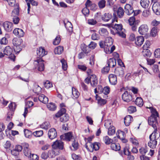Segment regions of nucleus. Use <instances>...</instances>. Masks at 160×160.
<instances>
[{"label":"nucleus","instance_id":"6ab92c4d","mask_svg":"<svg viewBox=\"0 0 160 160\" xmlns=\"http://www.w3.org/2000/svg\"><path fill=\"white\" fill-rule=\"evenodd\" d=\"M66 109L64 108H61L60 110L56 113L55 116L53 117V118L54 119H56V118H58L61 117L62 115L65 114L66 113Z\"/></svg>","mask_w":160,"mask_h":160},{"label":"nucleus","instance_id":"393cba45","mask_svg":"<svg viewBox=\"0 0 160 160\" xmlns=\"http://www.w3.org/2000/svg\"><path fill=\"white\" fill-rule=\"evenodd\" d=\"M112 17V14L109 13H105L102 16V20L105 22L109 21Z\"/></svg>","mask_w":160,"mask_h":160},{"label":"nucleus","instance_id":"f03ea898","mask_svg":"<svg viewBox=\"0 0 160 160\" xmlns=\"http://www.w3.org/2000/svg\"><path fill=\"white\" fill-rule=\"evenodd\" d=\"M151 113V116L148 118V123L154 129V131L157 132V125H158V115L157 112L155 108L152 107L149 108Z\"/></svg>","mask_w":160,"mask_h":160},{"label":"nucleus","instance_id":"37998d69","mask_svg":"<svg viewBox=\"0 0 160 160\" xmlns=\"http://www.w3.org/2000/svg\"><path fill=\"white\" fill-rule=\"evenodd\" d=\"M65 26L66 28L70 32L72 31V26L71 23L70 22H68L65 23Z\"/></svg>","mask_w":160,"mask_h":160},{"label":"nucleus","instance_id":"423d86ee","mask_svg":"<svg viewBox=\"0 0 160 160\" xmlns=\"http://www.w3.org/2000/svg\"><path fill=\"white\" fill-rule=\"evenodd\" d=\"M53 149L62 150L63 149V143L60 140H56L52 145Z\"/></svg>","mask_w":160,"mask_h":160},{"label":"nucleus","instance_id":"a19ab883","mask_svg":"<svg viewBox=\"0 0 160 160\" xmlns=\"http://www.w3.org/2000/svg\"><path fill=\"white\" fill-rule=\"evenodd\" d=\"M50 123L48 122H46L43 123L40 125V127L43 129H48V128L50 127Z\"/></svg>","mask_w":160,"mask_h":160},{"label":"nucleus","instance_id":"f704fd0d","mask_svg":"<svg viewBox=\"0 0 160 160\" xmlns=\"http://www.w3.org/2000/svg\"><path fill=\"white\" fill-rule=\"evenodd\" d=\"M129 145L128 144H125V146L123 148V153L124 155H128L130 154L129 151Z\"/></svg>","mask_w":160,"mask_h":160},{"label":"nucleus","instance_id":"bf43d9fd","mask_svg":"<svg viewBox=\"0 0 160 160\" xmlns=\"http://www.w3.org/2000/svg\"><path fill=\"white\" fill-rule=\"evenodd\" d=\"M128 111L130 113L134 112L136 111V108L134 106H130L128 108Z\"/></svg>","mask_w":160,"mask_h":160},{"label":"nucleus","instance_id":"49530a36","mask_svg":"<svg viewBox=\"0 0 160 160\" xmlns=\"http://www.w3.org/2000/svg\"><path fill=\"white\" fill-rule=\"evenodd\" d=\"M99 33L102 36H105L108 35V32L107 30L104 28H101L99 30Z\"/></svg>","mask_w":160,"mask_h":160},{"label":"nucleus","instance_id":"ea45409f","mask_svg":"<svg viewBox=\"0 0 160 160\" xmlns=\"http://www.w3.org/2000/svg\"><path fill=\"white\" fill-rule=\"evenodd\" d=\"M103 140L105 143L107 145L110 144L113 142V140L108 136H105L103 137Z\"/></svg>","mask_w":160,"mask_h":160},{"label":"nucleus","instance_id":"7c9ffc66","mask_svg":"<svg viewBox=\"0 0 160 160\" xmlns=\"http://www.w3.org/2000/svg\"><path fill=\"white\" fill-rule=\"evenodd\" d=\"M55 150V149L52 148L48 151V154L49 157L52 158L58 155L57 153L56 152Z\"/></svg>","mask_w":160,"mask_h":160},{"label":"nucleus","instance_id":"c85d7f7f","mask_svg":"<svg viewBox=\"0 0 160 160\" xmlns=\"http://www.w3.org/2000/svg\"><path fill=\"white\" fill-rule=\"evenodd\" d=\"M72 146L70 147L71 149L73 151L77 150L78 147V142L76 141L75 139L72 140Z\"/></svg>","mask_w":160,"mask_h":160},{"label":"nucleus","instance_id":"774afa93","mask_svg":"<svg viewBox=\"0 0 160 160\" xmlns=\"http://www.w3.org/2000/svg\"><path fill=\"white\" fill-rule=\"evenodd\" d=\"M82 11L83 14L85 16L88 15L89 13V10L87 8V7L83 8Z\"/></svg>","mask_w":160,"mask_h":160},{"label":"nucleus","instance_id":"bb28decb","mask_svg":"<svg viewBox=\"0 0 160 160\" xmlns=\"http://www.w3.org/2000/svg\"><path fill=\"white\" fill-rule=\"evenodd\" d=\"M63 51V48L62 46H59L56 47L54 50V52L55 54H60Z\"/></svg>","mask_w":160,"mask_h":160},{"label":"nucleus","instance_id":"a18cd8bd","mask_svg":"<svg viewBox=\"0 0 160 160\" xmlns=\"http://www.w3.org/2000/svg\"><path fill=\"white\" fill-rule=\"evenodd\" d=\"M106 1L105 0H101L98 2V5L100 9H102L106 6Z\"/></svg>","mask_w":160,"mask_h":160},{"label":"nucleus","instance_id":"a211bd4d","mask_svg":"<svg viewBox=\"0 0 160 160\" xmlns=\"http://www.w3.org/2000/svg\"><path fill=\"white\" fill-rule=\"evenodd\" d=\"M15 8L13 10L12 12V16H18L19 14V7L18 4H16Z\"/></svg>","mask_w":160,"mask_h":160},{"label":"nucleus","instance_id":"4be33fe9","mask_svg":"<svg viewBox=\"0 0 160 160\" xmlns=\"http://www.w3.org/2000/svg\"><path fill=\"white\" fill-rule=\"evenodd\" d=\"M115 72L118 75L122 77L124 74V72L123 69L121 67L117 68L115 69Z\"/></svg>","mask_w":160,"mask_h":160},{"label":"nucleus","instance_id":"09e8293b","mask_svg":"<svg viewBox=\"0 0 160 160\" xmlns=\"http://www.w3.org/2000/svg\"><path fill=\"white\" fill-rule=\"evenodd\" d=\"M117 13L119 18H121L122 17L124 13L123 8L121 7H119Z\"/></svg>","mask_w":160,"mask_h":160},{"label":"nucleus","instance_id":"20e7f679","mask_svg":"<svg viewBox=\"0 0 160 160\" xmlns=\"http://www.w3.org/2000/svg\"><path fill=\"white\" fill-rule=\"evenodd\" d=\"M159 134L157 132L153 131L149 136L150 140L148 143V146L152 149L155 148L157 144V141L159 139Z\"/></svg>","mask_w":160,"mask_h":160},{"label":"nucleus","instance_id":"aec40b11","mask_svg":"<svg viewBox=\"0 0 160 160\" xmlns=\"http://www.w3.org/2000/svg\"><path fill=\"white\" fill-rule=\"evenodd\" d=\"M132 120L133 118L130 115L126 116L124 118V122L125 125L126 126H128Z\"/></svg>","mask_w":160,"mask_h":160},{"label":"nucleus","instance_id":"cd10ccee","mask_svg":"<svg viewBox=\"0 0 160 160\" xmlns=\"http://www.w3.org/2000/svg\"><path fill=\"white\" fill-rule=\"evenodd\" d=\"M149 0H141L140 4L142 7L146 8H148L149 5Z\"/></svg>","mask_w":160,"mask_h":160},{"label":"nucleus","instance_id":"3c124183","mask_svg":"<svg viewBox=\"0 0 160 160\" xmlns=\"http://www.w3.org/2000/svg\"><path fill=\"white\" fill-rule=\"evenodd\" d=\"M144 49L142 52L143 56L145 57H149L151 55V53L150 51L147 49Z\"/></svg>","mask_w":160,"mask_h":160},{"label":"nucleus","instance_id":"7ed1b4c3","mask_svg":"<svg viewBox=\"0 0 160 160\" xmlns=\"http://www.w3.org/2000/svg\"><path fill=\"white\" fill-rule=\"evenodd\" d=\"M113 43V39L110 37L106 38L104 42V51L107 54H109L112 53L115 48L114 45H112Z\"/></svg>","mask_w":160,"mask_h":160},{"label":"nucleus","instance_id":"f257e3e1","mask_svg":"<svg viewBox=\"0 0 160 160\" xmlns=\"http://www.w3.org/2000/svg\"><path fill=\"white\" fill-rule=\"evenodd\" d=\"M37 53L40 57L37 58L34 62V65L35 69L39 71H43L44 69V61L41 58L47 54V52L45 51L44 48L40 47L37 50Z\"/></svg>","mask_w":160,"mask_h":160},{"label":"nucleus","instance_id":"c03bdc74","mask_svg":"<svg viewBox=\"0 0 160 160\" xmlns=\"http://www.w3.org/2000/svg\"><path fill=\"white\" fill-rule=\"evenodd\" d=\"M25 137L28 138H30L32 136V132L28 129H25L24 131Z\"/></svg>","mask_w":160,"mask_h":160},{"label":"nucleus","instance_id":"864d4df0","mask_svg":"<svg viewBox=\"0 0 160 160\" xmlns=\"http://www.w3.org/2000/svg\"><path fill=\"white\" fill-rule=\"evenodd\" d=\"M43 131L42 130L37 131L33 132V135L36 137H40L43 134Z\"/></svg>","mask_w":160,"mask_h":160},{"label":"nucleus","instance_id":"603ef678","mask_svg":"<svg viewBox=\"0 0 160 160\" xmlns=\"http://www.w3.org/2000/svg\"><path fill=\"white\" fill-rule=\"evenodd\" d=\"M130 141L134 145L137 146L138 144V141L134 137L130 138Z\"/></svg>","mask_w":160,"mask_h":160},{"label":"nucleus","instance_id":"b1692460","mask_svg":"<svg viewBox=\"0 0 160 160\" xmlns=\"http://www.w3.org/2000/svg\"><path fill=\"white\" fill-rule=\"evenodd\" d=\"M12 42L14 46H19L21 45L22 41L21 38H14L12 40Z\"/></svg>","mask_w":160,"mask_h":160},{"label":"nucleus","instance_id":"c756f323","mask_svg":"<svg viewBox=\"0 0 160 160\" xmlns=\"http://www.w3.org/2000/svg\"><path fill=\"white\" fill-rule=\"evenodd\" d=\"M96 99L98 101V103L100 105H103L105 104L106 103V101L105 99L100 98L98 96V95H96Z\"/></svg>","mask_w":160,"mask_h":160},{"label":"nucleus","instance_id":"72a5a7b5","mask_svg":"<svg viewBox=\"0 0 160 160\" xmlns=\"http://www.w3.org/2000/svg\"><path fill=\"white\" fill-rule=\"evenodd\" d=\"M135 103L139 107H141L143 104V100L141 98H137L135 101Z\"/></svg>","mask_w":160,"mask_h":160},{"label":"nucleus","instance_id":"f8f14e48","mask_svg":"<svg viewBox=\"0 0 160 160\" xmlns=\"http://www.w3.org/2000/svg\"><path fill=\"white\" fill-rule=\"evenodd\" d=\"M48 136L51 139H53L56 138L57 136V132L56 129L54 128H52L49 130Z\"/></svg>","mask_w":160,"mask_h":160},{"label":"nucleus","instance_id":"9d476101","mask_svg":"<svg viewBox=\"0 0 160 160\" xmlns=\"http://www.w3.org/2000/svg\"><path fill=\"white\" fill-rule=\"evenodd\" d=\"M90 83L91 86L94 87L98 84V81L96 76L94 74H89Z\"/></svg>","mask_w":160,"mask_h":160},{"label":"nucleus","instance_id":"39448f33","mask_svg":"<svg viewBox=\"0 0 160 160\" xmlns=\"http://www.w3.org/2000/svg\"><path fill=\"white\" fill-rule=\"evenodd\" d=\"M4 54L7 56H9V58L11 59L14 61L15 57L12 53L13 49L10 46H7L4 48Z\"/></svg>","mask_w":160,"mask_h":160},{"label":"nucleus","instance_id":"79ce46f5","mask_svg":"<svg viewBox=\"0 0 160 160\" xmlns=\"http://www.w3.org/2000/svg\"><path fill=\"white\" fill-rule=\"evenodd\" d=\"M115 132V127L112 126L111 127L108 128V134L109 136L114 135Z\"/></svg>","mask_w":160,"mask_h":160},{"label":"nucleus","instance_id":"680f3d73","mask_svg":"<svg viewBox=\"0 0 160 160\" xmlns=\"http://www.w3.org/2000/svg\"><path fill=\"white\" fill-rule=\"evenodd\" d=\"M7 1L8 2V5L11 7L14 6L16 4H18V3H16V0H7Z\"/></svg>","mask_w":160,"mask_h":160},{"label":"nucleus","instance_id":"9b49d317","mask_svg":"<svg viewBox=\"0 0 160 160\" xmlns=\"http://www.w3.org/2000/svg\"><path fill=\"white\" fill-rule=\"evenodd\" d=\"M122 100L125 102H128L132 100V96L128 92L125 91L122 95Z\"/></svg>","mask_w":160,"mask_h":160},{"label":"nucleus","instance_id":"412c9836","mask_svg":"<svg viewBox=\"0 0 160 160\" xmlns=\"http://www.w3.org/2000/svg\"><path fill=\"white\" fill-rule=\"evenodd\" d=\"M39 100L43 103H47L48 101V98L43 94L40 95L38 97Z\"/></svg>","mask_w":160,"mask_h":160},{"label":"nucleus","instance_id":"a878e982","mask_svg":"<svg viewBox=\"0 0 160 160\" xmlns=\"http://www.w3.org/2000/svg\"><path fill=\"white\" fill-rule=\"evenodd\" d=\"M72 97L73 99H77L79 96L80 94L77 89L74 88H72Z\"/></svg>","mask_w":160,"mask_h":160},{"label":"nucleus","instance_id":"13d9d810","mask_svg":"<svg viewBox=\"0 0 160 160\" xmlns=\"http://www.w3.org/2000/svg\"><path fill=\"white\" fill-rule=\"evenodd\" d=\"M44 87L47 89L51 88L52 87V83L48 81H47L44 83Z\"/></svg>","mask_w":160,"mask_h":160},{"label":"nucleus","instance_id":"e433bc0d","mask_svg":"<svg viewBox=\"0 0 160 160\" xmlns=\"http://www.w3.org/2000/svg\"><path fill=\"white\" fill-rule=\"evenodd\" d=\"M111 149L115 151L119 150L120 147L119 144L116 143H112L111 145Z\"/></svg>","mask_w":160,"mask_h":160},{"label":"nucleus","instance_id":"de8ad7c7","mask_svg":"<svg viewBox=\"0 0 160 160\" xmlns=\"http://www.w3.org/2000/svg\"><path fill=\"white\" fill-rule=\"evenodd\" d=\"M158 32L157 29L156 27L152 28L150 31V35L153 37H155Z\"/></svg>","mask_w":160,"mask_h":160},{"label":"nucleus","instance_id":"8fccbe9b","mask_svg":"<svg viewBox=\"0 0 160 160\" xmlns=\"http://www.w3.org/2000/svg\"><path fill=\"white\" fill-rule=\"evenodd\" d=\"M60 61L62 64V69L64 71L66 70L67 69L68 67V65L66 61L63 59H62Z\"/></svg>","mask_w":160,"mask_h":160},{"label":"nucleus","instance_id":"1a4fd4ad","mask_svg":"<svg viewBox=\"0 0 160 160\" xmlns=\"http://www.w3.org/2000/svg\"><path fill=\"white\" fill-rule=\"evenodd\" d=\"M148 28L147 24H142L139 28L138 32L141 35L146 34L148 31Z\"/></svg>","mask_w":160,"mask_h":160},{"label":"nucleus","instance_id":"dca6fc26","mask_svg":"<svg viewBox=\"0 0 160 160\" xmlns=\"http://www.w3.org/2000/svg\"><path fill=\"white\" fill-rule=\"evenodd\" d=\"M13 33L16 36L19 37L23 36L24 32L21 29L16 28L13 31Z\"/></svg>","mask_w":160,"mask_h":160},{"label":"nucleus","instance_id":"e2e57ef3","mask_svg":"<svg viewBox=\"0 0 160 160\" xmlns=\"http://www.w3.org/2000/svg\"><path fill=\"white\" fill-rule=\"evenodd\" d=\"M22 49V47L21 45H19V46H14V49L15 52L16 53H18Z\"/></svg>","mask_w":160,"mask_h":160},{"label":"nucleus","instance_id":"473e14b6","mask_svg":"<svg viewBox=\"0 0 160 160\" xmlns=\"http://www.w3.org/2000/svg\"><path fill=\"white\" fill-rule=\"evenodd\" d=\"M41 90L42 88L38 85H34L33 91L35 93L38 94L41 92Z\"/></svg>","mask_w":160,"mask_h":160},{"label":"nucleus","instance_id":"69168bd1","mask_svg":"<svg viewBox=\"0 0 160 160\" xmlns=\"http://www.w3.org/2000/svg\"><path fill=\"white\" fill-rule=\"evenodd\" d=\"M135 19L134 17H130L128 19L129 23L130 25H133L135 24Z\"/></svg>","mask_w":160,"mask_h":160},{"label":"nucleus","instance_id":"4468645a","mask_svg":"<svg viewBox=\"0 0 160 160\" xmlns=\"http://www.w3.org/2000/svg\"><path fill=\"white\" fill-rule=\"evenodd\" d=\"M110 83L112 85H116L117 82V77L116 75L111 74L108 76Z\"/></svg>","mask_w":160,"mask_h":160},{"label":"nucleus","instance_id":"338daca9","mask_svg":"<svg viewBox=\"0 0 160 160\" xmlns=\"http://www.w3.org/2000/svg\"><path fill=\"white\" fill-rule=\"evenodd\" d=\"M8 107L11 111H13L15 109L16 105L14 102H11L9 104Z\"/></svg>","mask_w":160,"mask_h":160},{"label":"nucleus","instance_id":"c9c22d12","mask_svg":"<svg viewBox=\"0 0 160 160\" xmlns=\"http://www.w3.org/2000/svg\"><path fill=\"white\" fill-rule=\"evenodd\" d=\"M116 134L117 137L120 139L123 138L125 136L124 132L120 130H118L117 131Z\"/></svg>","mask_w":160,"mask_h":160},{"label":"nucleus","instance_id":"2eb2a0df","mask_svg":"<svg viewBox=\"0 0 160 160\" xmlns=\"http://www.w3.org/2000/svg\"><path fill=\"white\" fill-rule=\"evenodd\" d=\"M125 12L128 15H130L134 12V10L132 6L130 4H127L124 6Z\"/></svg>","mask_w":160,"mask_h":160},{"label":"nucleus","instance_id":"0eeeda50","mask_svg":"<svg viewBox=\"0 0 160 160\" xmlns=\"http://www.w3.org/2000/svg\"><path fill=\"white\" fill-rule=\"evenodd\" d=\"M152 9L154 12L157 15H160V2H156L153 4Z\"/></svg>","mask_w":160,"mask_h":160},{"label":"nucleus","instance_id":"ddd939ff","mask_svg":"<svg viewBox=\"0 0 160 160\" xmlns=\"http://www.w3.org/2000/svg\"><path fill=\"white\" fill-rule=\"evenodd\" d=\"M72 134L70 132L65 133L64 135H62L60 136L61 139L65 140L66 141H70L73 140L74 138H72Z\"/></svg>","mask_w":160,"mask_h":160},{"label":"nucleus","instance_id":"4c0bfd02","mask_svg":"<svg viewBox=\"0 0 160 160\" xmlns=\"http://www.w3.org/2000/svg\"><path fill=\"white\" fill-rule=\"evenodd\" d=\"M47 107L49 110L52 111L55 110L56 108L55 104L52 102L48 103L47 105Z\"/></svg>","mask_w":160,"mask_h":160},{"label":"nucleus","instance_id":"6e6552de","mask_svg":"<svg viewBox=\"0 0 160 160\" xmlns=\"http://www.w3.org/2000/svg\"><path fill=\"white\" fill-rule=\"evenodd\" d=\"M4 29L7 32H10L13 28V24L11 22L6 21L3 24Z\"/></svg>","mask_w":160,"mask_h":160},{"label":"nucleus","instance_id":"5fc2aeb1","mask_svg":"<svg viewBox=\"0 0 160 160\" xmlns=\"http://www.w3.org/2000/svg\"><path fill=\"white\" fill-rule=\"evenodd\" d=\"M61 40V38L59 36H57L54 39L53 43L55 45H58L60 42Z\"/></svg>","mask_w":160,"mask_h":160},{"label":"nucleus","instance_id":"6e6d98bb","mask_svg":"<svg viewBox=\"0 0 160 160\" xmlns=\"http://www.w3.org/2000/svg\"><path fill=\"white\" fill-rule=\"evenodd\" d=\"M112 123V121L110 120H107L105 121L104 126L107 128H108L109 127H111L112 125L111 124Z\"/></svg>","mask_w":160,"mask_h":160},{"label":"nucleus","instance_id":"4d7b16f0","mask_svg":"<svg viewBox=\"0 0 160 160\" xmlns=\"http://www.w3.org/2000/svg\"><path fill=\"white\" fill-rule=\"evenodd\" d=\"M110 91V88L109 87L107 86L103 88L102 93H103L105 95H107L109 93Z\"/></svg>","mask_w":160,"mask_h":160},{"label":"nucleus","instance_id":"0e129e2a","mask_svg":"<svg viewBox=\"0 0 160 160\" xmlns=\"http://www.w3.org/2000/svg\"><path fill=\"white\" fill-rule=\"evenodd\" d=\"M154 56L156 58H160V48L156 49L154 52Z\"/></svg>","mask_w":160,"mask_h":160},{"label":"nucleus","instance_id":"052dcab7","mask_svg":"<svg viewBox=\"0 0 160 160\" xmlns=\"http://www.w3.org/2000/svg\"><path fill=\"white\" fill-rule=\"evenodd\" d=\"M114 28L117 31H122V26L121 24H115Z\"/></svg>","mask_w":160,"mask_h":160},{"label":"nucleus","instance_id":"58836bf2","mask_svg":"<svg viewBox=\"0 0 160 160\" xmlns=\"http://www.w3.org/2000/svg\"><path fill=\"white\" fill-rule=\"evenodd\" d=\"M69 119V117L68 115L65 113L60 117V121L62 122H65L68 121Z\"/></svg>","mask_w":160,"mask_h":160},{"label":"nucleus","instance_id":"5701e85b","mask_svg":"<svg viewBox=\"0 0 160 160\" xmlns=\"http://www.w3.org/2000/svg\"><path fill=\"white\" fill-rule=\"evenodd\" d=\"M108 66L109 67H113L115 66L116 64V60L114 58H110L108 62Z\"/></svg>","mask_w":160,"mask_h":160},{"label":"nucleus","instance_id":"f3484780","mask_svg":"<svg viewBox=\"0 0 160 160\" xmlns=\"http://www.w3.org/2000/svg\"><path fill=\"white\" fill-rule=\"evenodd\" d=\"M144 41V39L143 36H140L137 37L135 39V43L138 46H141Z\"/></svg>","mask_w":160,"mask_h":160},{"label":"nucleus","instance_id":"2f4dec72","mask_svg":"<svg viewBox=\"0 0 160 160\" xmlns=\"http://www.w3.org/2000/svg\"><path fill=\"white\" fill-rule=\"evenodd\" d=\"M85 147L90 152H92L93 151L92 144L90 142H87L85 145Z\"/></svg>","mask_w":160,"mask_h":160}]
</instances>
